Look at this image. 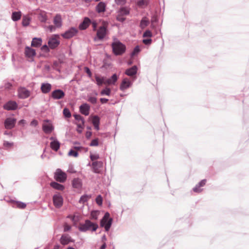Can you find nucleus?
Returning a JSON list of instances; mask_svg holds the SVG:
<instances>
[{
	"instance_id": "338daca9",
	"label": "nucleus",
	"mask_w": 249,
	"mask_h": 249,
	"mask_svg": "<svg viewBox=\"0 0 249 249\" xmlns=\"http://www.w3.org/2000/svg\"><path fill=\"white\" fill-rule=\"evenodd\" d=\"M108 101V100L106 98H101L100 99V101L102 104L106 103Z\"/></svg>"
},
{
	"instance_id": "4d7b16f0",
	"label": "nucleus",
	"mask_w": 249,
	"mask_h": 249,
	"mask_svg": "<svg viewBox=\"0 0 249 249\" xmlns=\"http://www.w3.org/2000/svg\"><path fill=\"white\" fill-rule=\"evenodd\" d=\"M206 183V179L202 180L199 183V184H198V187H202V186H204L205 185Z\"/></svg>"
},
{
	"instance_id": "5701e85b",
	"label": "nucleus",
	"mask_w": 249,
	"mask_h": 249,
	"mask_svg": "<svg viewBox=\"0 0 249 249\" xmlns=\"http://www.w3.org/2000/svg\"><path fill=\"white\" fill-rule=\"evenodd\" d=\"M53 23L56 28H59L62 25L61 16L59 14H57L53 18Z\"/></svg>"
},
{
	"instance_id": "c756f323",
	"label": "nucleus",
	"mask_w": 249,
	"mask_h": 249,
	"mask_svg": "<svg viewBox=\"0 0 249 249\" xmlns=\"http://www.w3.org/2000/svg\"><path fill=\"white\" fill-rule=\"evenodd\" d=\"M50 185L53 188L58 190L62 191L64 189V186L63 185H61L55 182H51Z\"/></svg>"
},
{
	"instance_id": "ddd939ff",
	"label": "nucleus",
	"mask_w": 249,
	"mask_h": 249,
	"mask_svg": "<svg viewBox=\"0 0 249 249\" xmlns=\"http://www.w3.org/2000/svg\"><path fill=\"white\" fill-rule=\"evenodd\" d=\"M103 163L102 161H95L92 163L93 171L96 173H99L103 167Z\"/></svg>"
},
{
	"instance_id": "f03ea898",
	"label": "nucleus",
	"mask_w": 249,
	"mask_h": 249,
	"mask_svg": "<svg viewBox=\"0 0 249 249\" xmlns=\"http://www.w3.org/2000/svg\"><path fill=\"white\" fill-rule=\"evenodd\" d=\"M98 227V226L97 224L93 223L89 220H86L85 224L80 226L79 230L82 231H86L89 230L95 231Z\"/></svg>"
},
{
	"instance_id": "473e14b6",
	"label": "nucleus",
	"mask_w": 249,
	"mask_h": 249,
	"mask_svg": "<svg viewBox=\"0 0 249 249\" xmlns=\"http://www.w3.org/2000/svg\"><path fill=\"white\" fill-rule=\"evenodd\" d=\"M95 80H96L97 84L99 86H101L103 84H105V82L106 80L105 78H104L103 77H100L97 75L95 76Z\"/></svg>"
},
{
	"instance_id": "e433bc0d",
	"label": "nucleus",
	"mask_w": 249,
	"mask_h": 249,
	"mask_svg": "<svg viewBox=\"0 0 249 249\" xmlns=\"http://www.w3.org/2000/svg\"><path fill=\"white\" fill-rule=\"evenodd\" d=\"M16 207L19 209H24L26 207V204L20 201H16L14 203Z\"/></svg>"
},
{
	"instance_id": "b1692460",
	"label": "nucleus",
	"mask_w": 249,
	"mask_h": 249,
	"mask_svg": "<svg viewBox=\"0 0 249 249\" xmlns=\"http://www.w3.org/2000/svg\"><path fill=\"white\" fill-rule=\"evenodd\" d=\"M90 23V20L88 18H85L83 21L80 24L79 29L85 30L88 28Z\"/></svg>"
},
{
	"instance_id": "c03bdc74",
	"label": "nucleus",
	"mask_w": 249,
	"mask_h": 249,
	"mask_svg": "<svg viewBox=\"0 0 249 249\" xmlns=\"http://www.w3.org/2000/svg\"><path fill=\"white\" fill-rule=\"evenodd\" d=\"M98 215V212L97 211H92L91 213V217L93 219H97Z\"/></svg>"
},
{
	"instance_id": "72a5a7b5",
	"label": "nucleus",
	"mask_w": 249,
	"mask_h": 249,
	"mask_svg": "<svg viewBox=\"0 0 249 249\" xmlns=\"http://www.w3.org/2000/svg\"><path fill=\"white\" fill-rule=\"evenodd\" d=\"M90 198V195H83L80 197L79 202L81 204H84L85 202H87Z\"/></svg>"
},
{
	"instance_id": "a19ab883",
	"label": "nucleus",
	"mask_w": 249,
	"mask_h": 249,
	"mask_svg": "<svg viewBox=\"0 0 249 249\" xmlns=\"http://www.w3.org/2000/svg\"><path fill=\"white\" fill-rule=\"evenodd\" d=\"M74 118L77 121V122H84V120L83 117L80 115L75 114L73 115Z\"/></svg>"
},
{
	"instance_id": "de8ad7c7",
	"label": "nucleus",
	"mask_w": 249,
	"mask_h": 249,
	"mask_svg": "<svg viewBox=\"0 0 249 249\" xmlns=\"http://www.w3.org/2000/svg\"><path fill=\"white\" fill-rule=\"evenodd\" d=\"M98 145V139H95L93 140L90 144V145L91 146H97Z\"/></svg>"
},
{
	"instance_id": "c85d7f7f",
	"label": "nucleus",
	"mask_w": 249,
	"mask_h": 249,
	"mask_svg": "<svg viewBox=\"0 0 249 249\" xmlns=\"http://www.w3.org/2000/svg\"><path fill=\"white\" fill-rule=\"evenodd\" d=\"M92 123L96 130H99V123H100V119L97 116H94L92 120Z\"/></svg>"
},
{
	"instance_id": "4468645a",
	"label": "nucleus",
	"mask_w": 249,
	"mask_h": 249,
	"mask_svg": "<svg viewBox=\"0 0 249 249\" xmlns=\"http://www.w3.org/2000/svg\"><path fill=\"white\" fill-rule=\"evenodd\" d=\"M16 122V120L13 118H8L5 121L4 124L6 129L13 128Z\"/></svg>"
},
{
	"instance_id": "f704fd0d",
	"label": "nucleus",
	"mask_w": 249,
	"mask_h": 249,
	"mask_svg": "<svg viewBox=\"0 0 249 249\" xmlns=\"http://www.w3.org/2000/svg\"><path fill=\"white\" fill-rule=\"evenodd\" d=\"M31 21V18L28 16H25L23 17L22 24L24 26H27L29 25Z\"/></svg>"
},
{
	"instance_id": "09e8293b",
	"label": "nucleus",
	"mask_w": 249,
	"mask_h": 249,
	"mask_svg": "<svg viewBox=\"0 0 249 249\" xmlns=\"http://www.w3.org/2000/svg\"><path fill=\"white\" fill-rule=\"evenodd\" d=\"M125 19V18H124V16L123 15H121L119 14H118L117 17V20L119 21H121V22H123L124 21Z\"/></svg>"
},
{
	"instance_id": "5fc2aeb1",
	"label": "nucleus",
	"mask_w": 249,
	"mask_h": 249,
	"mask_svg": "<svg viewBox=\"0 0 249 249\" xmlns=\"http://www.w3.org/2000/svg\"><path fill=\"white\" fill-rule=\"evenodd\" d=\"M200 187H198V185H197L194 189L193 190L194 192L196 193H199L202 191V189H200Z\"/></svg>"
},
{
	"instance_id": "f3484780",
	"label": "nucleus",
	"mask_w": 249,
	"mask_h": 249,
	"mask_svg": "<svg viewBox=\"0 0 249 249\" xmlns=\"http://www.w3.org/2000/svg\"><path fill=\"white\" fill-rule=\"evenodd\" d=\"M17 107L18 105L16 102L9 101L4 106V108L8 110H15L17 108Z\"/></svg>"
},
{
	"instance_id": "1a4fd4ad",
	"label": "nucleus",
	"mask_w": 249,
	"mask_h": 249,
	"mask_svg": "<svg viewBox=\"0 0 249 249\" xmlns=\"http://www.w3.org/2000/svg\"><path fill=\"white\" fill-rule=\"evenodd\" d=\"M65 95L64 92L61 89H55L51 94V97L55 100L63 99Z\"/></svg>"
},
{
	"instance_id": "39448f33",
	"label": "nucleus",
	"mask_w": 249,
	"mask_h": 249,
	"mask_svg": "<svg viewBox=\"0 0 249 249\" xmlns=\"http://www.w3.org/2000/svg\"><path fill=\"white\" fill-rule=\"evenodd\" d=\"M54 178L55 179L60 182H64L67 178V175L61 169H57L54 174Z\"/></svg>"
},
{
	"instance_id": "2f4dec72",
	"label": "nucleus",
	"mask_w": 249,
	"mask_h": 249,
	"mask_svg": "<svg viewBox=\"0 0 249 249\" xmlns=\"http://www.w3.org/2000/svg\"><path fill=\"white\" fill-rule=\"evenodd\" d=\"M21 13L20 12H14L12 13V18L14 21H18L20 19Z\"/></svg>"
},
{
	"instance_id": "aec40b11",
	"label": "nucleus",
	"mask_w": 249,
	"mask_h": 249,
	"mask_svg": "<svg viewBox=\"0 0 249 249\" xmlns=\"http://www.w3.org/2000/svg\"><path fill=\"white\" fill-rule=\"evenodd\" d=\"M52 89V85L49 83H43L41 86V90L43 93L49 92Z\"/></svg>"
},
{
	"instance_id": "9d476101",
	"label": "nucleus",
	"mask_w": 249,
	"mask_h": 249,
	"mask_svg": "<svg viewBox=\"0 0 249 249\" xmlns=\"http://www.w3.org/2000/svg\"><path fill=\"white\" fill-rule=\"evenodd\" d=\"M42 129L45 133L49 134L52 132L53 129V127L51 123L48 121H45L43 124Z\"/></svg>"
},
{
	"instance_id": "f257e3e1",
	"label": "nucleus",
	"mask_w": 249,
	"mask_h": 249,
	"mask_svg": "<svg viewBox=\"0 0 249 249\" xmlns=\"http://www.w3.org/2000/svg\"><path fill=\"white\" fill-rule=\"evenodd\" d=\"M113 52L116 55H121L125 51V46L120 41H116L112 44Z\"/></svg>"
},
{
	"instance_id": "393cba45",
	"label": "nucleus",
	"mask_w": 249,
	"mask_h": 249,
	"mask_svg": "<svg viewBox=\"0 0 249 249\" xmlns=\"http://www.w3.org/2000/svg\"><path fill=\"white\" fill-rule=\"evenodd\" d=\"M42 39L41 38H34L31 42V46L34 47H39L41 45Z\"/></svg>"
},
{
	"instance_id": "603ef678",
	"label": "nucleus",
	"mask_w": 249,
	"mask_h": 249,
	"mask_svg": "<svg viewBox=\"0 0 249 249\" xmlns=\"http://www.w3.org/2000/svg\"><path fill=\"white\" fill-rule=\"evenodd\" d=\"M115 2L118 5H124L125 4V0H115Z\"/></svg>"
},
{
	"instance_id": "6e6d98bb",
	"label": "nucleus",
	"mask_w": 249,
	"mask_h": 249,
	"mask_svg": "<svg viewBox=\"0 0 249 249\" xmlns=\"http://www.w3.org/2000/svg\"><path fill=\"white\" fill-rule=\"evenodd\" d=\"M77 127L84 128V122H76Z\"/></svg>"
},
{
	"instance_id": "69168bd1",
	"label": "nucleus",
	"mask_w": 249,
	"mask_h": 249,
	"mask_svg": "<svg viewBox=\"0 0 249 249\" xmlns=\"http://www.w3.org/2000/svg\"><path fill=\"white\" fill-rule=\"evenodd\" d=\"M151 40L149 39H143V42L145 44H149L150 43H151Z\"/></svg>"
},
{
	"instance_id": "0e129e2a",
	"label": "nucleus",
	"mask_w": 249,
	"mask_h": 249,
	"mask_svg": "<svg viewBox=\"0 0 249 249\" xmlns=\"http://www.w3.org/2000/svg\"><path fill=\"white\" fill-rule=\"evenodd\" d=\"M55 26L53 25H50L48 27V28L49 29L50 32H53L55 30Z\"/></svg>"
},
{
	"instance_id": "6ab92c4d",
	"label": "nucleus",
	"mask_w": 249,
	"mask_h": 249,
	"mask_svg": "<svg viewBox=\"0 0 249 249\" xmlns=\"http://www.w3.org/2000/svg\"><path fill=\"white\" fill-rule=\"evenodd\" d=\"M73 241L71 237L68 235H63L60 239V243L63 245H67L70 242H72Z\"/></svg>"
},
{
	"instance_id": "4c0bfd02",
	"label": "nucleus",
	"mask_w": 249,
	"mask_h": 249,
	"mask_svg": "<svg viewBox=\"0 0 249 249\" xmlns=\"http://www.w3.org/2000/svg\"><path fill=\"white\" fill-rule=\"evenodd\" d=\"M149 3L148 0H140L137 2V5L140 7L146 6Z\"/></svg>"
},
{
	"instance_id": "9b49d317",
	"label": "nucleus",
	"mask_w": 249,
	"mask_h": 249,
	"mask_svg": "<svg viewBox=\"0 0 249 249\" xmlns=\"http://www.w3.org/2000/svg\"><path fill=\"white\" fill-rule=\"evenodd\" d=\"M30 95V92L24 88H20L18 89V96L20 98H28Z\"/></svg>"
},
{
	"instance_id": "cd10ccee",
	"label": "nucleus",
	"mask_w": 249,
	"mask_h": 249,
	"mask_svg": "<svg viewBox=\"0 0 249 249\" xmlns=\"http://www.w3.org/2000/svg\"><path fill=\"white\" fill-rule=\"evenodd\" d=\"M137 71V68L136 66H133L131 68L127 69L125 71V74L128 76H133L135 75Z\"/></svg>"
},
{
	"instance_id": "412c9836",
	"label": "nucleus",
	"mask_w": 249,
	"mask_h": 249,
	"mask_svg": "<svg viewBox=\"0 0 249 249\" xmlns=\"http://www.w3.org/2000/svg\"><path fill=\"white\" fill-rule=\"evenodd\" d=\"M118 80V76L116 74H114L110 78L106 79L105 84L107 85H115Z\"/></svg>"
},
{
	"instance_id": "680f3d73",
	"label": "nucleus",
	"mask_w": 249,
	"mask_h": 249,
	"mask_svg": "<svg viewBox=\"0 0 249 249\" xmlns=\"http://www.w3.org/2000/svg\"><path fill=\"white\" fill-rule=\"evenodd\" d=\"M30 124L32 126H36L38 124V122L36 120H34L31 122Z\"/></svg>"
},
{
	"instance_id": "864d4df0",
	"label": "nucleus",
	"mask_w": 249,
	"mask_h": 249,
	"mask_svg": "<svg viewBox=\"0 0 249 249\" xmlns=\"http://www.w3.org/2000/svg\"><path fill=\"white\" fill-rule=\"evenodd\" d=\"M49 47H48L47 45H44L41 47V49L43 51H44L45 52H49Z\"/></svg>"
},
{
	"instance_id": "a18cd8bd",
	"label": "nucleus",
	"mask_w": 249,
	"mask_h": 249,
	"mask_svg": "<svg viewBox=\"0 0 249 249\" xmlns=\"http://www.w3.org/2000/svg\"><path fill=\"white\" fill-rule=\"evenodd\" d=\"M68 155L69 156H73V157H77L78 156V153L77 151H74L73 150H71L69 153H68Z\"/></svg>"
},
{
	"instance_id": "a878e982",
	"label": "nucleus",
	"mask_w": 249,
	"mask_h": 249,
	"mask_svg": "<svg viewBox=\"0 0 249 249\" xmlns=\"http://www.w3.org/2000/svg\"><path fill=\"white\" fill-rule=\"evenodd\" d=\"M72 184L73 187L76 189H80L82 185L81 180L78 178H74Z\"/></svg>"
},
{
	"instance_id": "0eeeda50",
	"label": "nucleus",
	"mask_w": 249,
	"mask_h": 249,
	"mask_svg": "<svg viewBox=\"0 0 249 249\" xmlns=\"http://www.w3.org/2000/svg\"><path fill=\"white\" fill-rule=\"evenodd\" d=\"M53 205L56 208H59L63 205V199L59 193L55 194L53 196Z\"/></svg>"
},
{
	"instance_id": "6e6552de",
	"label": "nucleus",
	"mask_w": 249,
	"mask_h": 249,
	"mask_svg": "<svg viewBox=\"0 0 249 249\" xmlns=\"http://www.w3.org/2000/svg\"><path fill=\"white\" fill-rule=\"evenodd\" d=\"M25 54L27 58H28L29 61H32L33 60L34 57L36 55V51L30 47H26L25 48Z\"/></svg>"
},
{
	"instance_id": "e2e57ef3",
	"label": "nucleus",
	"mask_w": 249,
	"mask_h": 249,
	"mask_svg": "<svg viewBox=\"0 0 249 249\" xmlns=\"http://www.w3.org/2000/svg\"><path fill=\"white\" fill-rule=\"evenodd\" d=\"M92 28H93V31H96V30L97 26V23L95 21L92 22Z\"/></svg>"
},
{
	"instance_id": "4be33fe9",
	"label": "nucleus",
	"mask_w": 249,
	"mask_h": 249,
	"mask_svg": "<svg viewBox=\"0 0 249 249\" xmlns=\"http://www.w3.org/2000/svg\"><path fill=\"white\" fill-rule=\"evenodd\" d=\"M95 8L98 13H104L106 11V4L103 2H100Z\"/></svg>"
},
{
	"instance_id": "774afa93",
	"label": "nucleus",
	"mask_w": 249,
	"mask_h": 249,
	"mask_svg": "<svg viewBox=\"0 0 249 249\" xmlns=\"http://www.w3.org/2000/svg\"><path fill=\"white\" fill-rule=\"evenodd\" d=\"M91 135V132H87L86 134V136L87 138H89Z\"/></svg>"
},
{
	"instance_id": "37998d69",
	"label": "nucleus",
	"mask_w": 249,
	"mask_h": 249,
	"mask_svg": "<svg viewBox=\"0 0 249 249\" xmlns=\"http://www.w3.org/2000/svg\"><path fill=\"white\" fill-rule=\"evenodd\" d=\"M102 201L103 199L102 196L100 195L98 196L96 198V202L97 204L99 206H101L102 204Z\"/></svg>"
},
{
	"instance_id": "a211bd4d",
	"label": "nucleus",
	"mask_w": 249,
	"mask_h": 249,
	"mask_svg": "<svg viewBox=\"0 0 249 249\" xmlns=\"http://www.w3.org/2000/svg\"><path fill=\"white\" fill-rule=\"evenodd\" d=\"M131 85V82L127 78H124L123 80L122 84L120 86V89L124 90L125 89L128 88Z\"/></svg>"
},
{
	"instance_id": "dca6fc26",
	"label": "nucleus",
	"mask_w": 249,
	"mask_h": 249,
	"mask_svg": "<svg viewBox=\"0 0 249 249\" xmlns=\"http://www.w3.org/2000/svg\"><path fill=\"white\" fill-rule=\"evenodd\" d=\"M90 107L87 104H84L80 107V112L86 116H88L89 113Z\"/></svg>"
},
{
	"instance_id": "052dcab7",
	"label": "nucleus",
	"mask_w": 249,
	"mask_h": 249,
	"mask_svg": "<svg viewBox=\"0 0 249 249\" xmlns=\"http://www.w3.org/2000/svg\"><path fill=\"white\" fill-rule=\"evenodd\" d=\"M71 228V226H70V225H68L67 224H65V225H64V231H69V230H70Z\"/></svg>"
},
{
	"instance_id": "79ce46f5",
	"label": "nucleus",
	"mask_w": 249,
	"mask_h": 249,
	"mask_svg": "<svg viewBox=\"0 0 249 249\" xmlns=\"http://www.w3.org/2000/svg\"><path fill=\"white\" fill-rule=\"evenodd\" d=\"M140 52V49L138 46H136L131 53V56H135L137 54Z\"/></svg>"
},
{
	"instance_id": "7c9ffc66",
	"label": "nucleus",
	"mask_w": 249,
	"mask_h": 249,
	"mask_svg": "<svg viewBox=\"0 0 249 249\" xmlns=\"http://www.w3.org/2000/svg\"><path fill=\"white\" fill-rule=\"evenodd\" d=\"M149 23V19L146 17H144L142 18L140 27L142 29H144L145 28Z\"/></svg>"
},
{
	"instance_id": "2eb2a0df",
	"label": "nucleus",
	"mask_w": 249,
	"mask_h": 249,
	"mask_svg": "<svg viewBox=\"0 0 249 249\" xmlns=\"http://www.w3.org/2000/svg\"><path fill=\"white\" fill-rule=\"evenodd\" d=\"M77 31L74 28H71L62 35V36L65 38H70L75 36Z\"/></svg>"
},
{
	"instance_id": "bf43d9fd",
	"label": "nucleus",
	"mask_w": 249,
	"mask_h": 249,
	"mask_svg": "<svg viewBox=\"0 0 249 249\" xmlns=\"http://www.w3.org/2000/svg\"><path fill=\"white\" fill-rule=\"evenodd\" d=\"M3 145L6 147H10L13 145V143H10L8 142H4Z\"/></svg>"
},
{
	"instance_id": "20e7f679",
	"label": "nucleus",
	"mask_w": 249,
	"mask_h": 249,
	"mask_svg": "<svg viewBox=\"0 0 249 249\" xmlns=\"http://www.w3.org/2000/svg\"><path fill=\"white\" fill-rule=\"evenodd\" d=\"M107 22H103V25L97 31V37L99 39H103L107 33Z\"/></svg>"
},
{
	"instance_id": "ea45409f",
	"label": "nucleus",
	"mask_w": 249,
	"mask_h": 249,
	"mask_svg": "<svg viewBox=\"0 0 249 249\" xmlns=\"http://www.w3.org/2000/svg\"><path fill=\"white\" fill-rule=\"evenodd\" d=\"M111 92V90L109 88H106L105 89L102 90L101 92V94L109 95Z\"/></svg>"
},
{
	"instance_id": "13d9d810",
	"label": "nucleus",
	"mask_w": 249,
	"mask_h": 249,
	"mask_svg": "<svg viewBox=\"0 0 249 249\" xmlns=\"http://www.w3.org/2000/svg\"><path fill=\"white\" fill-rule=\"evenodd\" d=\"M85 71L86 72V73L88 74L89 77H91V72L89 70V69L88 67H85Z\"/></svg>"
},
{
	"instance_id": "58836bf2",
	"label": "nucleus",
	"mask_w": 249,
	"mask_h": 249,
	"mask_svg": "<svg viewBox=\"0 0 249 249\" xmlns=\"http://www.w3.org/2000/svg\"><path fill=\"white\" fill-rule=\"evenodd\" d=\"M63 114L65 117L70 118L71 117V113L69 109L67 108H65L63 109Z\"/></svg>"
},
{
	"instance_id": "49530a36",
	"label": "nucleus",
	"mask_w": 249,
	"mask_h": 249,
	"mask_svg": "<svg viewBox=\"0 0 249 249\" xmlns=\"http://www.w3.org/2000/svg\"><path fill=\"white\" fill-rule=\"evenodd\" d=\"M90 158L92 161H94V160L99 159V156L98 154H91L90 155Z\"/></svg>"
},
{
	"instance_id": "bb28decb",
	"label": "nucleus",
	"mask_w": 249,
	"mask_h": 249,
	"mask_svg": "<svg viewBox=\"0 0 249 249\" xmlns=\"http://www.w3.org/2000/svg\"><path fill=\"white\" fill-rule=\"evenodd\" d=\"M38 19L41 22H46L48 19L46 12L41 10L39 11L38 13Z\"/></svg>"
},
{
	"instance_id": "8fccbe9b",
	"label": "nucleus",
	"mask_w": 249,
	"mask_h": 249,
	"mask_svg": "<svg viewBox=\"0 0 249 249\" xmlns=\"http://www.w3.org/2000/svg\"><path fill=\"white\" fill-rule=\"evenodd\" d=\"M88 101L91 103L92 104H96L97 102V99L96 97H91L89 98Z\"/></svg>"
},
{
	"instance_id": "c9c22d12",
	"label": "nucleus",
	"mask_w": 249,
	"mask_h": 249,
	"mask_svg": "<svg viewBox=\"0 0 249 249\" xmlns=\"http://www.w3.org/2000/svg\"><path fill=\"white\" fill-rule=\"evenodd\" d=\"M119 14L124 16H126L129 14V10L126 7H123L120 9Z\"/></svg>"
},
{
	"instance_id": "7ed1b4c3",
	"label": "nucleus",
	"mask_w": 249,
	"mask_h": 249,
	"mask_svg": "<svg viewBox=\"0 0 249 249\" xmlns=\"http://www.w3.org/2000/svg\"><path fill=\"white\" fill-rule=\"evenodd\" d=\"M110 214L108 213H106L101 221V226L104 227L105 230L108 231L112 224V218L109 217Z\"/></svg>"
},
{
	"instance_id": "f8f14e48",
	"label": "nucleus",
	"mask_w": 249,
	"mask_h": 249,
	"mask_svg": "<svg viewBox=\"0 0 249 249\" xmlns=\"http://www.w3.org/2000/svg\"><path fill=\"white\" fill-rule=\"evenodd\" d=\"M50 142L51 148L55 151H57L60 148V142L54 137H51Z\"/></svg>"
},
{
	"instance_id": "423d86ee",
	"label": "nucleus",
	"mask_w": 249,
	"mask_h": 249,
	"mask_svg": "<svg viewBox=\"0 0 249 249\" xmlns=\"http://www.w3.org/2000/svg\"><path fill=\"white\" fill-rule=\"evenodd\" d=\"M48 43L50 49H54L56 48L60 44L59 36L56 35L52 36L49 38Z\"/></svg>"
},
{
	"instance_id": "3c124183",
	"label": "nucleus",
	"mask_w": 249,
	"mask_h": 249,
	"mask_svg": "<svg viewBox=\"0 0 249 249\" xmlns=\"http://www.w3.org/2000/svg\"><path fill=\"white\" fill-rule=\"evenodd\" d=\"M152 36V33L151 32L149 31V30H147L146 31L144 34H143V36L144 37H150Z\"/></svg>"
}]
</instances>
